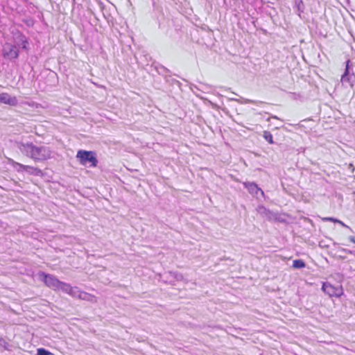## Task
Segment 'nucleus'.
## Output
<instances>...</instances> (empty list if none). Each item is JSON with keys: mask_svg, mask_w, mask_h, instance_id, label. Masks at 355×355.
I'll use <instances>...</instances> for the list:
<instances>
[{"mask_svg": "<svg viewBox=\"0 0 355 355\" xmlns=\"http://www.w3.org/2000/svg\"><path fill=\"white\" fill-rule=\"evenodd\" d=\"M28 171H28V173L35 175H40L42 173V172L40 169L35 168V167L31 166H29Z\"/></svg>", "mask_w": 355, "mask_h": 355, "instance_id": "nucleus-14", "label": "nucleus"}, {"mask_svg": "<svg viewBox=\"0 0 355 355\" xmlns=\"http://www.w3.org/2000/svg\"><path fill=\"white\" fill-rule=\"evenodd\" d=\"M37 355H54V354L44 348H39L37 349Z\"/></svg>", "mask_w": 355, "mask_h": 355, "instance_id": "nucleus-15", "label": "nucleus"}, {"mask_svg": "<svg viewBox=\"0 0 355 355\" xmlns=\"http://www.w3.org/2000/svg\"><path fill=\"white\" fill-rule=\"evenodd\" d=\"M8 162L14 167L17 166H19V169H21L24 171H28L29 166L24 165L22 164H20L19 162L14 161L12 159H8Z\"/></svg>", "mask_w": 355, "mask_h": 355, "instance_id": "nucleus-10", "label": "nucleus"}, {"mask_svg": "<svg viewBox=\"0 0 355 355\" xmlns=\"http://www.w3.org/2000/svg\"><path fill=\"white\" fill-rule=\"evenodd\" d=\"M76 158L83 166H87L89 164V167L94 168L98 165L96 153L94 151L79 150L77 152Z\"/></svg>", "mask_w": 355, "mask_h": 355, "instance_id": "nucleus-2", "label": "nucleus"}, {"mask_svg": "<svg viewBox=\"0 0 355 355\" xmlns=\"http://www.w3.org/2000/svg\"><path fill=\"white\" fill-rule=\"evenodd\" d=\"M76 297L83 300H87V301H91V302H96L97 301L96 296H94V295L87 293L86 292L82 291L79 290L78 288H77V290H76Z\"/></svg>", "mask_w": 355, "mask_h": 355, "instance_id": "nucleus-7", "label": "nucleus"}, {"mask_svg": "<svg viewBox=\"0 0 355 355\" xmlns=\"http://www.w3.org/2000/svg\"><path fill=\"white\" fill-rule=\"evenodd\" d=\"M349 62H350L349 60H347V62H346V67H345V73L343 74V76L341 77L342 81H346L347 80H348L347 76L349 74Z\"/></svg>", "mask_w": 355, "mask_h": 355, "instance_id": "nucleus-13", "label": "nucleus"}, {"mask_svg": "<svg viewBox=\"0 0 355 355\" xmlns=\"http://www.w3.org/2000/svg\"><path fill=\"white\" fill-rule=\"evenodd\" d=\"M323 221L338 222V220L331 217L322 218Z\"/></svg>", "mask_w": 355, "mask_h": 355, "instance_id": "nucleus-17", "label": "nucleus"}, {"mask_svg": "<svg viewBox=\"0 0 355 355\" xmlns=\"http://www.w3.org/2000/svg\"><path fill=\"white\" fill-rule=\"evenodd\" d=\"M38 275L44 284L47 287L53 290L58 289L60 287V284H62V282L60 281L53 275L45 273L44 272H40Z\"/></svg>", "mask_w": 355, "mask_h": 355, "instance_id": "nucleus-4", "label": "nucleus"}, {"mask_svg": "<svg viewBox=\"0 0 355 355\" xmlns=\"http://www.w3.org/2000/svg\"><path fill=\"white\" fill-rule=\"evenodd\" d=\"M3 55L7 59H17L19 56V50L15 45L6 43L3 48Z\"/></svg>", "mask_w": 355, "mask_h": 355, "instance_id": "nucleus-5", "label": "nucleus"}, {"mask_svg": "<svg viewBox=\"0 0 355 355\" xmlns=\"http://www.w3.org/2000/svg\"><path fill=\"white\" fill-rule=\"evenodd\" d=\"M24 148L30 153V156L34 160L44 161L50 158L51 152L44 147H37L32 143L23 144Z\"/></svg>", "mask_w": 355, "mask_h": 355, "instance_id": "nucleus-1", "label": "nucleus"}, {"mask_svg": "<svg viewBox=\"0 0 355 355\" xmlns=\"http://www.w3.org/2000/svg\"><path fill=\"white\" fill-rule=\"evenodd\" d=\"M293 267L295 268H303L305 263L302 259H295L293 261Z\"/></svg>", "mask_w": 355, "mask_h": 355, "instance_id": "nucleus-11", "label": "nucleus"}, {"mask_svg": "<svg viewBox=\"0 0 355 355\" xmlns=\"http://www.w3.org/2000/svg\"><path fill=\"white\" fill-rule=\"evenodd\" d=\"M27 46H28V41L26 39V37L24 36L23 40H22V48L26 49Z\"/></svg>", "mask_w": 355, "mask_h": 355, "instance_id": "nucleus-16", "label": "nucleus"}, {"mask_svg": "<svg viewBox=\"0 0 355 355\" xmlns=\"http://www.w3.org/2000/svg\"><path fill=\"white\" fill-rule=\"evenodd\" d=\"M351 241L354 243H355V239L354 238H351Z\"/></svg>", "mask_w": 355, "mask_h": 355, "instance_id": "nucleus-18", "label": "nucleus"}, {"mask_svg": "<svg viewBox=\"0 0 355 355\" xmlns=\"http://www.w3.org/2000/svg\"><path fill=\"white\" fill-rule=\"evenodd\" d=\"M263 137L269 144H272L274 143L272 135L269 131H264Z\"/></svg>", "mask_w": 355, "mask_h": 355, "instance_id": "nucleus-12", "label": "nucleus"}, {"mask_svg": "<svg viewBox=\"0 0 355 355\" xmlns=\"http://www.w3.org/2000/svg\"><path fill=\"white\" fill-rule=\"evenodd\" d=\"M77 287L73 288L71 285L62 282V284H60V287L58 289L62 290L66 293L69 294V295L72 296L73 297H76V290Z\"/></svg>", "mask_w": 355, "mask_h": 355, "instance_id": "nucleus-8", "label": "nucleus"}, {"mask_svg": "<svg viewBox=\"0 0 355 355\" xmlns=\"http://www.w3.org/2000/svg\"><path fill=\"white\" fill-rule=\"evenodd\" d=\"M0 103L15 106L17 104V100L15 96H11L8 93H1L0 94Z\"/></svg>", "mask_w": 355, "mask_h": 355, "instance_id": "nucleus-6", "label": "nucleus"}, {"mask_svg": "<svg viewBox=\"0 0 355 355\" xmlns=\"http://www.w3.org/2000/svg\"><path fill=\"white\" fill-rule=\"evenodd\" d=\"M322 290L330 297H340L344 294L342 285H334L330 282H324L322 286Z\"/></svg>", "mask_w": 355, "mask_h": 355, "instance_id": "nucleus-3", "label": "nucleus"}, {"mask_svg": "<svg viewBox=\"0 0 355 355\" xmlns=\"http://www.w3.org/2000/svg\"><path fill=\"white\" fill-rule=\"evenodd\" d=\"M244 187L249 191L250 193H257L258 191H261V193H263V191L258 187L257 184L254 182H243Z\"/></svg>", "mask_w": 355, "mask_h": 355, "instance_id": "nucleus-9", "label": "nucleus"}]
</instances>
